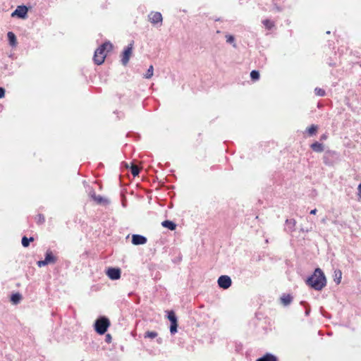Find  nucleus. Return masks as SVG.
<instances>
[{
  "instance_id": "f257e3e1",
  "label": "nucleus",
  "mask_w": 361,
  "mask_h": 361,
  "mask_svg": "<svg viewBox=\"0 0 361 361\" xmlns=\"http://www.w3.org/2000/svg\"><path fill=\"white\" fill-rule=\"evenodd\" d=\"M307 283L314 289L320 290L326 286V280L323 271L317 268L314 274L308 278Z\"/></svg>"
},
{
  "instance_id": "f03ea898",
  "label": "nucleus",
  "mask_w": 361,
  "mask_h": 361,
  "mask_svg": "<svg viewBox=\"0 0 361 361\" xmlns=\"http://www.w3.org/2000/svg\"><path fill=\"white\" fill-rule=\"evenodd\" d=\"M113 48L110 42H105L101 45L95 51L94 55V61L97 65H101L106 56V52L111 50Z\"/></svg>"
},
{
  "instance_id": "7ed1b4c3",
  "label": "nucleus",
  "mask_w": 361,
  "mask_h": 361,
  "mask_svg": "<svg viewBox=\"0 0 361 361\" xmlns=\"http://www.w3.org/2000/svg\"><path fill=\"white\" fill-rule=\"evenodd\" d=\"M94 326L95 331L99 334L102 335L106 331L108 327L110 326V322L107 318L102 317L95 322Z\"/></svg>"
},
{
  "instance_id": "20e7f679",
  "label": "nucleus",
  "mask_w": 361,
  "mask_h": 361,
  "mask_svg": "<svg viewBox=\"0 0 361 361\" xmlns=\"http://www.w3.org/2000/svg\"><path fill=\"white\" fill-rule=\"evenodd\" d=\"M168 319L171 323L170 326V331L172 334H173L177 331L178 324L176 317L173 311L169 312Z\"/></svg>"
},
{
  "instance_id": "39448f33",
  "label": "nucleus",
  "mask_w": 361,
  "mask_h": 361,
  "mask_svg": "<svg viewBox=\"0 0 361 361\" xmlns=\"http://www.w3.org/2000/svg\"><path fill=\"white\" fill-rule=\"evenodd\" d=\"M218 285L224 289H227L231 286V279L228 276H221L218 279Z\"/></svg>"
},
{
  "instance_id": "423d86ee",
  "label": "nucleus",
  "mask_w": 361,
  "mask_h": 361,
  "mask_svg": "<svg viewBox=\"0 0 361 361\" xmlns=\"http://www.w3.org/2000/svg\"><path fill=\"white\" fill-rule=\"evenodd\" d=\"M133 45V43H130L123 53L121 62L124 66L128 63L130 57L132 55Z\"/></svg>"
},
{
  "instance_id": "0eeeda50",
  "label": "nucleus",
  "mask_w": 361,
  "mask_h": 361,
  "mask_svg": "<svg viewBox=\"0 0 361 361\" xmlns=\"http://www.w3.org/2000/svg\"><path fill=\"white\" fill-rule=\"evenodd\" d=\"M108 277L112 280H117L121 278V270L118 268H109L106 271Z\"/></svg>"
},
{
  "instance_id": "6e6552de",
  "label": "nucleus",
  "mask_w": 361,
  "mask_h": 361,
  "mask_svg": "<svg viewBox=\"0 0 361 361\" xmlns=\"http://www.w3.org/2000/svg\"><path fill=\"white\" fill-rule=\"evenodd\" d=\"M27 12V8L25 6H19L12 13L11 16H18L21 18H24L26 16Z\"/></svg>"
},
{
  "instance_id": "1a4fd4ad",
  "label": "nucleus",
  "mask_w": 361,
  "mask_h": 361,
  "mask_svg": "<svg viewBox=\"0 0 361 361\" xmlns=\"http://www.w3.org/2000/svg\"><path fill=\"white\" fill-rule=\"evenodd\" d=\"M149 20L152 23L156 24L158 23H161L163 18L159 12H151L149 15Z\"/></svg>"
},
{
  "instance_id": "9d476101",
  "label": "nucleus",
  "mask_w": 361,
  "mask_h": 361,
  "mask_svg": "<svg viewBox=\"0 0 361 361\" xmlns=\"http://www.w3.org/2000/svg\"><path fill=\"white\" fill-rule=\"evenodd\" d=\"M90 196L98 204L106 205L109 203V200L107 198L96 195L94 192H91Z\"/></svg>"
},
{
  "instance_id": "9b49d317",
  "label": "nucleus",
  "mask_w": 361,
  "mask_h": 361,
  "mask_svg": "<svg viewBox=\"0 0 361 361\" xmlns=\"http://www.w3.org/2000/svg\"><path fill=\"white\" fill-rule=\"evenodd\" d=\"M147 242V238L145 236L134 234L132 236V243L133 245H144Z\"/></svg>"
},
{
  "instance_id": "f8f14e48",
  "label": "nucleus",
  "mask_w": 361,
  "mask_h": 361,
  "mask_svg": "<svg viewBox=\"0 0 361 361\" xmlns=\"http://www.w3.org/2000/svg\"><path fill=\"white\" fill-rule=\"evenodd\" d=\"M161 225L164 228H167L170 229L171 231L175 230L176 227V224H174L173 221H169V220L164 221L161 223Z\"/></svg>"
},
{
  "instance_id": "ddd939ff",
  "label": "nucleus",
  "mask_w": 361,
  "mask_h": 361,
  "mask_svg": "<svg viewBox=\"0 0 361 361\" xmlns=\"http://www.w3.org/2000/svg\"><path fill=\"white\" fill-rule=\"evenodd\" d=\"M342 279V272L339 269H336L334 272V280L336 284H339Z\"/></svg>"
},
{
  "instance_id": "4468645a",
  "label": "nucleus",
  "mask_w": 361,
  "mask_h": 361,
  "mask_svg": "<svg viewBox=\"0 0 361 361\" xmlns=\"http://www.w3.org/2000/svg\"><path fill=\"white\" fill-rule=\"evenodd\" d=\"M7 35L10 44L13 47L16 46L17 40L15 34L12 32H8Z\"/></svg>"
},
{
  "instance_id": "2eb2a0df",
  "label": "nucleus",
  "mask_w": 361,
  "mask_h": 361,
  "mask_svg": "<svg viewBox=\"0 0 361 361\" xmlns=\"http://www.w3.org/2000/svg\"><path fill=\"white\" fill-rule=\"evenodd\" d=\"M311 148L317 152H322L324 150V147L322 144L315 142L311 145Z\"/></svg>"
},
{
  "instance_id": "dca6fc26",
  "label": "nucleus",
  "mask_w": 361,
  "mask_h": 361,
  "mask_svg": "<svg viewBox=\"0 0 361 361\" xmlns=\"http://www.w3.org/2000/svg\"><path fill=\"white\" fill-rule=\"evenodd\" d=\"M257 361H277V359L271 354H267L262 357L257 359Z\"/></svg>"
},
{
  "instance_id": "f3484780",
  "label": "nucleus",
  "mask_w": 361,
  "mask_h": 361,
  "mask_svg": "<svg viewBox=\"0 0 361 361\" xmlns=\"http://www.w3.org/2000/svg\"><path fill=\"white\" fill-rule=\"evenodd\" d=\"M281 300L284 305H288L292 301V297L290 295H284L281 298Z\"/></svg>"
},
{
  "instance_id": "a211bd4d",
  "label": "nucleus",
  "mask_w": 361,
  "mask_h": 361,
  "mask_svg": "<svg viewBox=\"0 0 361 361\" xmlns=\"http://www.w3.org/2000/svg\"><path fill=\"white\" fill-rule=\"evenodd\" d=\"M45 262H47V264L54 263L56 261L55 257L52 255L51 252H47L44 259Z\"/></svg>"
},
{
  "instance_id": "6ab92c4d",
  "label": "nucleus",
  "mask_w": 361,
  "mask_h": 361,
  "mask_svg": "<svg viewBox=\"0 0 361 361\" xmlns=\"http://www.w3.org/2000/svg\"><path fill=\"white\" fill-rule=\"evenodd\" d=\"M286 224L290 229V231H293L295 228V224H296V221L295 219H287L286 220Z\"/></svg>"
},
{
  "instance_id": "aec40b11",
  "label": "nucleus",
  "mask_w": 361,
  "mask_h": 361,
  "mask_svg": "<svg viewBox=\"0 0 361 361\" xmlns=\"http://www.w3.org/2000/svg\"><path fill=\"white\" fill-rule=\"evenodd\" d=\"M20 299H21V295L19 293L13 294L11 296V301L14 304L18 303L20 302Z\"/></svg>"
},
{
  "instance_id": "412c9836",
  "label": "nucleus",
  "mask_w": 361,
  "mask_h": 361,
  "mask_svg": "<svg viewBox=\"0 0 361 361\" xmlns=\"http://www.w3.org/2000/svg\"><path fill=\"white\" fill-rule=\"evenodd\" d=\"M226 42L232 44L233 47H236V44L235 43V39L233 35H226Z\"/></svg>"
},
{
  "instance_id": "4be33fe9",
  "label": "nucleus",
  "mask_w": 361,
  "mask_h": 361,
  "mask_svg": "<svg viewBox=\"0 0 361 361\" xmlns=\"http://www.w3.org/2000/svg\"><path fill=\"white\" fill-rule=\"evenodd\" d=\"M317 130V126L315 125H312L309 128H307V131L308 132L310 135H312L316 133Z\"/></svg>"
},
{
  "instance_id": "5701e85b",
  "label": "nucleus",
  "mask_w": 361,
  "mask_h": 361,
  "mask_svg": "<svg viewBox=\"0 0 361 361\" xmlns=\"http://www.w3.org/2000/svg\"><path fill=\"white\" fill-rule=\"evenodd\" d=\"M153 73H154V68H153V66H150L146 73V74L145 75V78H151L153 75Z\"/></svg>"
},
{
  "instance_id": "b1692460",
  "label": "nucleus",
  "mask_w": 361,
  "mask_h": 361,
  "mask_svg": "<svg viewBox=\"0 0 361 361\" xmlns=\"http://www.w3.org/2000/svg\"><path fill=\"white\" fill-rule=\"evenodd\" d=\"M250 77L253 80H257L259 78V73L257 71H252L250 73Z\"/></svg>"
},
{
  "instance_id": "393cba45",
  "label": "nucleus",
  "mask_w": 361,
  "mask_h": 361,
  "mask_svg": "<svg viewBox=\"0 0 361 361\" xmlns=\"http://www.w3.org/2000/svg\"><path fill=\"white\" fill-rule=\"evenodd\" d=\"M130 171H131V173L134 176H136L138 175L139 173V169L137 166H135V165H132L131 168H130Z\"/></svg>"
},
{
  "instance_id": "a878e982",
  "label": "nucleus",
  "mask_w": 361,
  "mask_h": 361,
  "mask_svg": "<svg viewBox=\"0 0 361 361\" xmlns=\"http://www.w3.org/2000/svg\"><path fill=\"white\" fill-rule=\"evenodd\" d=\"M157 333L155 331H147L145 333V337L149 338H154L157 337Z\"/></svg>"
},
{
  "instance_id": "bb28decb",
  "label": "nucleus",
  "mask_w": 361,
  "mask_h": 361,
  "mask_svg": "<svg viewBox=\"0 0 361 361\" xmlns=\"http://www.w3.org/2000/svg\"><path fill=\"white\" fill-rule=\"evenodd\" d=\"M314 92L315 94L318 96L322 97L325 95V91L322 88L316 87Z\"/></svg>"
},
{
  "instance_id": "cd10ccee",
  "label": "nucleus",
  "mask_w": 361,
  "mask_h": 361,
  "mask_svg": "<svg viewBox=\"0 0 361 361\" xmlns=\"http://www.w3.org/2000/svg\"><path fill=\"white\" fill-rule=\"evenodd\" d=\"M263 24L267 27L270 29L273 26V23L269 20H265L263 21Z\"/></svg>"
},
{
  "instance_id": "c85d7f7f",
  "label": "nucleus",
  "mask_w": 361,
  "mask_h": 361,
  "mask_svg": "<svg viewBox=\"0 0 361 361\" xmlns=\"http://www.w3.org/2000/svg\"><path fill=\"white\" fill-rule=\"evenodd\" d=\"M22 245L23 247H27L29 245L28 238L25 236L22 238Z\"/></svg>"
},
{
  "instance_id": "c756f323",
  "label": "nucleus",
  "mask_w": 361,
  "mask_h": 361,
  "mask_svg": "<svg viewBox=\"0 0 361 361\" xmlns=\"http://www.w3.org/2000/svg\"><path fill=\"white\" fill-rule=\"evenodd\" d=\"M37 265L39 267H44L45 265H47V262H45V260H41V261H38L37 262Z\"/></svg>"
},
{
  "instance_id": "7c9ffc66",
  "label": "nucleus",
  "mask_w": 361,
  "mask_h": 361,
  "mask_svg": "<svg viewBox=\"0 0 361 361\" xmlns=\"http://www.w3.org/2000/svg\"><path fill=\"white\" fill-rule=\"evenodd\" d=\"M111 340H112L111 336L110 334H106V336H105V341L107 343H111Z\"/></svg>"
},
{
  "instance_id": "2f4dec72",
  "label": "nucleus",
  "mask_w": 361,
  "mask_h": 361,
  "mask_svg": "<svg viewBox=\"0 0 361 361\" xmlns=\"http://www.w3.org/2000/svg\"><path fill=\"white\" fill-rule=\"evenodd\" d=\"M5 95V90L3 87H0V98H3Z\"/></svg>"
},
{
  "instance_id": "473e14b6",
  "label": "nucleus",
  "mask_w": 361,
  "mask_h": 361,
  "mask_svg": "<svg viewBox=\"0 0 361 361\" xmlns=\"http://www.w3.org/2000/svg\"><path fill=\"white\" fill-rule=\"evenodd\" d=\"M316 213H317V209H314L310 211V214H314H314H316Z\"/></svg>"
},
{
  "instance_id": "72a5a7b5",
  "label": "nucleus",
  "mask_w": 361,
  "mask_h": 361,
  "mask_svg": "<svg viewBox=\"0 0 361 361\" xmlns=\"http://www.w3.org/2000/svg\"><path fill=\"white\" fill-rule=\"evenodd\" d=\"M34 241V238L32 237H30V238H28V243H30V242H32Z\"/></svg>"
}]
</instances>
